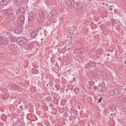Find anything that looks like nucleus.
I'll list each match as a JSON object with an SVG mask.
<instances>
[{
	"mask_svg": "<svg viewBox=\"0 0 126 126\" xmlns=\"http://www.w3.org/2000/svg\"><path fill=\"white\" fill-rule=\"evenodd\" d=\"M10 86L12 88L13 90H16V91H19V92L22 91V88L17 86V85L14 84V83H12Z\"/></svg>",
	"mask_w": 126,
	"mask_h": 126,
	"instance_id": "nucleus-1",
	"label": "nucleus"
},
{
	"mask_svg": "<svg viewBox=\"0 0 126 126\" xmlns=\"http://www.w3.org/2000/svg\"><path fill=\"white\" fill-rule=\"evenodd\" d=\"M18 42H19V44L20 46H24V45H26V44H27V42H28V40L23 37H21L19 39Z\"/></svg>",
	"mask_w": 126,
	"mask_h": 126,
	"instance_id": "nucleus-2",
	"label": "nucleus"
},
{
	"mask_svg": "<svg viewBox=\"0 0 126 126\" xmlns=\"http://www.w3.org/2000/svg\"><path fill=\"white\" fill-rule=\"evenodd\" d=\"M8 43V39L5 38V37H0V44L1 45H6Z\"/></svg>",
	"mask_w": 126,
	"mask_h": 126,
	"instance_id": "nucleus-3",
	"label": "nucleus"
},
{
	"mask_svg": "<svg viewBox=\"0 0 126 126\" xmlns=\"http://www.w3.org/2000/svg\"><path fill=\"white\" fill-rule=\"evenodd\" d=\"M25 20V18L24 15H21L19 19L17 20L18 22H19L21 26H22L23 24H24V21Z\"/></svg>",
	"mask_w": 126,
	"mask_h": 126,
	"instance_id": "nucleus-4",
	"label": "nucleus"
},
{
	"mask_svg": "<svg viewBox=\"0 0 126 126\" xmlns=\"http://www.w3.org/2000/svg\"><path fill=\"white\" fill-rule=\"evenodd\" d=\"M29 20H35L36 19V13L32 12L29 16Z\"/></svg>",
	"mask_w": 126,
	"mask_h": 126,
	"instance_id": "nucleus-5",
	"label": "nucleus"
},
{
	"mask_svg": "<svg viewBox=\"0 0 126 126\" xmlns=\"http://www.w3.org/2000/svg\"><path fill=\"white\" fill-rule=\"evenodd\" d=\"M22 30H23V27H17L15 29V32L16 34H20L21 32H22Z\"/></svg>",
	"mask_w": 126,
	"mask_h": 126,
	"instance_id": "nucleus-6",
	"label": "nucleus"
},
{
	"mask_svg": "<svg viewBox=\"0 0 126 126\" xmlns=\"http://www.w3.org/2000/svg\"><path fill=\"white\" fill-rule=\"evenodd\" d=\"M8 97H9V95H8V94L6 93V91L3 90L2 93V98L4 99V100H7L8 99Z\"/></svg>",
	"mask_w": 126,
	"mask_h": 126,
	"instance_id": "nucleus-7",
	"label": "nucleus"
},
{
	"mask_svg": "<svg viewBox=\"0 0 126 126\" xmlns=\"http://www.w3.org/2000/svg\"><path fill=\"white\" fill-rule=\"evenodd\" d=\"M16 18V16H15V14H14L13 13L10 14L8 17V19L10 21H12V20H14Z\"/></svg>",
	"mask_w": 126,
	"mask_h": 126,
	"instance_id": "nucleus-8",
	"label": "nucleus"
},
{
	"mask_svg": "<svg viewBox=\"0 0 126 126\" xmlns=\"http://www.w3.org/2000/svg\"><path fill=\"white\" fill-rule=\"evenodd\" d=\"M10 40L11 42H16L17 41V38L14 36L11 35L10 36Z\"/></svg>",
	"mask_w": 126,
	"mask_h": 126,
	"instance_id": "nucleus-9",
	"label": "nucleus"
},
{
	"mask_svg": "<svg viewBox=\"0 0 126 126\" xmlns=\"http://www.w3.org/2000/svg\"><path fill=\"white\" fill-rule=\"evenodd\" d=\"M87 65H89V66H96V63L90 61Z\"/></svg>",
	"mask_w": 126,
	"mask_h": 126,
	"instance_id": "nucleus-10",
	"label": "nucleus"
},
{
	"mask_svg": "<svg viewBox=\"0 0 126 126\" xmlns=\"http://www.w3.org/2000/svg\"><path fill=\"white\" fill-rule=\"evenodd\" d=\"M25 11V9L22 7H20L18 9V12L19 13H23Z\"/></svg>",
	"mask_w": 126,
	"mask_h": 126,
	"instance_id": "nucleus-11",
	"label": "nucleus"
},
{
	"mask_svg": "<svg viewBox=\"0 0 126 126\" xmlns=\"http://www.w3.org/2000/svg\"><path fill=\"white\" fill-rule=\"evenodd\" d=\"M23 0H15V1L16 2V4L17 5H20L21 3H22V1Z\"/></svg>",
	"mask_w": 126,
	"mask_h": 126,
	"instance_id": "nucleus-12",
	"label": "nucleus"
},
{
	"mask_svg": "<svg viewBox=\"0 0 126 126\" xmlns=\"http://www.w3.org/2000/svg\"><path fill=\"white\" fill-rule=\"evenodd\" d=\"M32 72L33 74H37V73H38V70L35 68H33L32 69Z\"/></svg>",
	"mask_w": 126,
	"mask_h": 126,
	"instance_id": "nucleus-13",
	"label": "nucleus"
},
{
	"mask_svg": "<svg viewBox=\"0 0 126 126\" xmlns=\"http://www.w3.org/2000/svg\"><path fill=\"white\" fill-rule=\"evenodd\" d=\"M67 4L69 5V6H73L74 5V1L72 0L69 2Z\"/></svg>",
	"mask_w": 126,
	"mask_h": 126,
	"instance_id": "nucleus-14",
	"label": "nucleus"
},
{
	"mask_svg": "<svg viewBox=\"0 0 126 126\" xmlns=\"http://www.w3.org/2000/svg\"><path fill=\"white\" fill-rule=\"evenodd\" d=\"M31 36L32 38H36V37H37V33L35 32H32L31 33Z\"/></svg>",
	"mask_w": 126,
	"mask_h": 126,
	"instance_id": "nucleus-15",
	"label": "nucleus"
},
{
	"mask_svg": "<svg viewBox=\"0 0 126 126\" xmlns=\"http://www.w3.org/2000/svg\"><path fill=\"white\" fill-rule=\"evenodd\" d=\"M18 49V48H17V47H16V46H13L12 48V52H16V51H17V49Z\"/></svg>",
	"mask_w": 126,
	"mask_h": 126,
	"instance_id": "nucleus-16",
	"label": "nucleus"
},
{
	"mask_svg": "<svg viewBox=\"0 0 126 126\" xmlns=\"http://www.w3.org/2000/svg\"><path fill=\"white\" fill-rule=\"evenodd\" d=\"M7 15H10V14H12V13H13V12H12V11H11V10H10V9H7Z\"/></svg>",
	"mask_w": 126,
	"mask_h": 126,
	"instance_id": "nucleus-17",
	"label": "nucleus"
},
{
	"mask_svg": "<svg viewBox=\"0 0 126 126\" xmlns=\"http://www.w3.org/2000/svg\"><path fill=\"white\" fill-rule=\"evenodd\" d=\"M109 109H110V111H111V112H113V111H115V110H116V106L115 105L111 106Z\"/></svg>",
	"mask_w": 126,
	"mask_h": 126,
	"instance_id": "nucleus-18",
	"label": "nucleus"
},
{
	"mask_svg": "<svg viewBox=\"0 0 126 126\" xmlns=\"http://www.w3.org/2000/svg\"><path fill=\"white\" fill-rule=\"evenodd\" d=\"M75 54H79V53H81L80 49H78L77 48H75L74 50Z\"/></svg>",
	"mask_w": 126,
	"mask_h": 126,
	"instance_id": "nucleus-19",
	"label": "nucleus"
},
{
	"mask_svg": "<svg viewBox=\"0 0 126 126\" xmlns=\"http://www.w3.org/2000/svg\"><path fill=\"white\" fill-rule=\"evenodd\" d=\"M107 75V73L105 71L101 72V76H102V77H106V76Z\"/></svg>",
	"mask_w": 126,
	"mask_h": 126,
	"instance_id": "nucleus-20",
	"label": "nucleus"
},
{
	"mask_svg": "<svg viewBox=\"0 0 126 126\" xmlns=\"http://www.w3.org/2000/svg\"><path fill=\"white\" fill-rule=\"evenodd\" d=\"M94 85H95V82H89V85L90 86H94Z\"/></svg>",
	"mask_w": 126,
	"mask_h": 126,
	"instance_id": "nucleus-21",
	"label": "nucleus"
},
{
	"mask_svg": "<svg viewBox=\"0 0 126 126\" xmlns=\"http://www.w3.org/2000/svg\"><path fill=\"white\" fill-rule=\"evenodd\" d=\"M4 4H7L8 3V1H9V0H2Z\"/></svg>",
	"mask_w": 126,
	"mask_h": 126,
	"instance_id": "nucleus-22",
	"label": "nucleus"
},
{
	"mask_svg": "<svg viewBox=\"0 0 126 126\" xmlns=\"http://www.w3.org/2000/svg\"><path fill=\"white\" fill-rule=\"evenodd\" d=\"M45 100L47 101V102H50L51 100V97L50 96H48L46 98Z\"/></svg>",
	"mask_w": 126,
	"mask_h": 126,
	"instance_id": "nucleus-23",
	"label": "nucleus"
},
{
	"mask_svg": "<svg viewBox=\"0 0 126 126\" xmlns=\"http://www.w3.org/2000/svg\"><path fill=\"white\" fill-rule=\"evenodd\" d=\"M106 28V27L103 25L100 26V29L101 30H103V29H105Z\"/></svg>",
	"mask_w": 126,
	"mask_h": 126,
	"instance_id": "nucleus-24",
	"label": "nucleus"
},
{
	"mask_svg": "<svg viewBox=\"0 0 126 126\" xmlns=\"http://www.w3.org/2000/svg\"><path fill=\"white\" fill-rule=\"evenodd\" d=\"M110 23H111L110 22L108 21V22H106V25H107V26H110V25H111Z\"/></svg>",
	"mask_w": 126,
	"mask_h": 126,
	"instance_id": "nucleus-25",
	"label": "nucleus"
},
{
	"mask_svg": "<svg viewBox=\"0 0 126 126\" xmlns=\"http://www.w3.org/2000/svg\"><path fill=\"white\" fill-rule=\"evenodd\" d=\"M3 13L7 15V9H5L3 11Z\"/></svg>",
	"mask_w": 126,
	"mask_h": 126,
	"instance_id": "nucleus-26",
	"label": "nucleus"
},
{
	"mask_svg": "<svg viewBox=\"0 0 126 126\" xmlns=\"http://www.w3.org/2000/svg\"><path fill=\"white\" fill-rule=\"evenodd\" d=\"M75 81V78H73L72 80H71L69 82L70 83H72V82H74Z\"/></svg>",
	"mask_w": 126,
	"mask_h": 126,
	"instance_id": "nucleus-27",
	"label": "nucleus"
},
{
	"mask_svg": "<svg viewBox=\"0 0 126 126\" xmlns=\"http://www.w3.org/2000/svg\"><path fill=\"white\" fill-rule=\"evenodd\" d=\"M28 47H29V49H32V48H33V45H28Z\"/></svg>",
	"mask_w": 126,
	"mask_h": 126,
	"instance_id": "nucleus-28",
	"label": "nucleus"
},
{
	"mask_svg": "<svg viewBox=\"0 0 126 126\" xmlns=\"http://www.w3.org/2000/svg\"><path fill=\"white\" fill-rule=\"evenodd\" d=\"M111 22L112 24H115V23H116V21H115V20H112Z\"/></svg>",
	"mask_w": 126,
	"mask_h": 126,
	"instance_id": "nucleus-29",
	"label": "nucleus"
},
{
	"mask_svg": "<svg viewBox=\"0 0 126 126\" xmlns=\"http://www.w3.org/2000/svg\"><path fill=\"white\" fill-rule=\"evenodd\" d=\"M0 4H4L2 0H0Z\"/></svg>",
	"mask_w": 126,
	"mask_h": 126,
	"instance_id": "nucleus-30",
	"label": "nucleus"
},
{
	"mask_svg": "<svg viewBox=\"0 0 126 126\" xmlns=\"http://www.w3.org/2000/svg\"><path fill=\"white\" fill-rule=\"evenodd\" d=\"M102 99H103V98H102V97H100V98H99V99L98 100V103H101V101H102Z\"/></svg>",
	"mask_w": 126,
	"mask_h": 126,
	"instance_id": "nucleus-31",
	"label": "nucleus"
},
{
	"mask_svg": "<svg viewBox=\"0 0 126 126\" xmlns=\"http://www.w3.org/2000/svg\"><path fill=\"white\" fill-rule=\"evenodd\" d=\"M66 0V3L68 4L69 2H70L71 0Z\"/></svg>",
	"mask_w": 126,
	"mask_h": 126,
	"instance_id": "nucleus-32",
	"label": "nucleus"
},
{
	"mask_svg": "<svg viewBox=\"0 0 126 126\" xmlns=\"http://www.w3.org/2000/svg\"><path fill=\"white\" fill-rule=\"evenodd\" d=\"M114 115H116V113H114V114H111V115H110V116H114Z\"/></svg>",
	"mask_w": 126,
	"mask_h": 126,
	"instance_id": "nucleus-33",
	"label": "nucleus"
},
{
	"mask_svg": "<svg viewBox=\"0 0 126 126\" xmlns=\"http://www.w3.org/2000/svg\"><path fill=\"white\" fill-rule=\"evenodd\" d=\"M89 88H90V89L91 90H92V87H89Z\"/></svg>",
	"mask_w": 126,
	"mask_h": 126,
	"instance_id": "nucleus-34",
	"label": "nucleus"
},
{
	"mask_svg": "<svg viewBox=\"0 0 126 126\" xmlns=\"http://www.w3.org/2000/svg\"><path fill=\"white\" fill-rule=\"evenodd\" d=\"M98 25H100L101 24V22L98 23Z\"/></svg>",
	"mask_w": 126,
	"mask_h": 126,
	"instance_id": "nucleus-35",
	"label": "nucleus"
},
{
	"mask_svg": "<svg viewBox=\"0 0 126 126\" xmlns=\"http://www.w3.org/2000/svg\"><path fill=\"white\" fill-rule=\"evenodd\" d=\"M41 41H43V40H44V38H42L41 39Z\"/></svg>",
	"mask_w": 126,
	"mask_h": 126,
	"instance_id": "nucleus-36",
	"label": "nucleus"
},
{
	"mask_svg": "<svg viewBox=\"0 0 126 126\" xmlns=\"http://www.w3.org/2000/svg\"><path fill=\"white\" fill-rule=\"evenodd\" d=\"M109 9H110V10H113V9L112 8H109Z\"/></svg>",
	"mask_w": 126,
	"mask_h": 126,
	"instance_id": "nucleus-37",
	"label": "nucleus"
},
{
	"mask_svg": "<svg viewBox=\"0 0 126 126\" xmlns=\"http://www.w3.org/2000/svg\"><path fill=\"white\" fill-rule=\"evenodd\" d=\"M104 4H105V3H102V5H104Z\"/></svg>",
	"mask_w": 126,
	"mask_h": 126,
	"instance_id": "nucleus-38",
	"label": "nucleus"
},
{
	"mask_svg": "<svg viewBox=\"0 0 126 126\" xmlns=\"http://www.w3.org/2000/svg\"><path fill=\"white\" fill-rule=\"evenodd\" d=\"M21 108L22 110H23V109H22V106H21Z\"/></svg>",
	"mask_w": 126,
	"mask_h": 126,
	"instance_id": "nucleus-39",
	"label": "nucleus"
},
{
	"mask_svg": "<svg viewBox=\"0 0 126 126\" xmlns=\"http://www.w3.org/2000/svg\"><path fill=\"white\" fill-rule=\"evenodd\" d=\"M46 85H47V86H49V85H48V84H47Z\"/></svg>",
	"mask_w": 126,
	"mask_h": 126,
	"instance_id": "nucleus-40",
	"label": "nucleus"
},
{
	"mask_svg": "<svg viewBox=\"0 0 126 126\" xmlns=\"http://www.w3.org/2000/svg\"><path fill=\"white\" fill-rule=\"evenodd\" d=\"M125 63H126V61H125Z\"/></svg>",
	"mask_w": 126,
	"mask_h": 126,
	"instance_id": "nucleus-41",
	"label": "nucleus"
},
{
	"mask_svg": "<svg viewBox=\"0 0 126 126\" xmlns=\"http://www.w3.org/2000/svg\"><path fill=\"white\" fill-rule=\"evenodd\" d=\"M106 6H108V4H106Z\"/></svg>",
	"mask_w": 126,
	"mask_h": 126,
	"instance_id": "nucleus-42",
	"label": "nucleus"
},
{
	"mask_svg": "<svg viewBox=\"0 0 126 126\" xmlns=\"http://www.w3.org/2000/svg\"><path fill=\"white\" fill-rule=\"evenodd\" d=\"M67 71H69V70H67Z\"/></svg>",
	"mask_w": 126,
	"mask_h": 126,
	"instance_id": "nucleus-43",
	"label": "nucleus"
},
{
	"mask_svg": "<svg viewBox=\"0 0 126 126\" xmlns=\"http://www.w3.org/2000/svg\"><path fill=\"white\" fill-rule=\"evenodd\" d=\"M126 89L125 88V91H126Z\"/></svg>",
	"mask_w": 126,
	"mask_h": 126,
	"instance_id": "nucleus-44",
	"label": "nucleus"
},
{
	"mask_svg": "<svg viewBox=\"0 0 126 126\" xmlns=\"http://www.w3.org/2000/svg\"><path fill=\"white\" fill-rule=\"evenodd\" d=\"M70 44H72V42H70Z\"/></svg>",
	"mask_w": 126,
	"mask_h": 126,
	"instance_id": "nucleus-45",
	"label": "nucleus"
},
{
	"mask_svg": "<svg viewBox=\"0 0 126 126\" xmlns=\"http://www.w3.org/2000/svg\"><path fill=\"white\" fill-rule=\"evenodd\" d=\"M69 50V48H68V49H67V50Z\"/></svg>",
	"mask_w": 126,
	"mask_h": 126,
	"instance_id": "nucleus-46",
	"label": "nucleus"
}]
</instances>
